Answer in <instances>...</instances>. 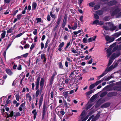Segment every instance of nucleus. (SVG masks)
<instances>
[{
    "instance_id": "obj_32",
    "label": "nucleus",
    "mask_w": 121,
    "mask_h": 121,
    "mask_svg": "<svg viewBox=\"0 0 121 121\" xmlns=\"http://www.w3.org/2000/svg\"><path fill=\"white\" fill-rule=\"evenodd\" d=\"M26 91V92H28L29 91V89L27 87L24 88L23 89L22 92H23Z\"/></svg>"
},
{
    "instance_id": "obj_57",
    "label": "nucleus",
    "mask_w": 121,
    "mask_h": 121,
    "mask_svg": "<svg viewBox=\"0 0 121 121\" xmlns=\"http://www.w3.org/2000/svg\"><path fill=\"white\" fill-rule=\"evenodd\" d=\"M13 30V29H12V28H10L7 30V33H11L12 32V31Z\"/></svg>"
},
{
    "instance_id": "obj_36",
    "label": "nucleus",
    "mask_w": 121,
    "mask_h": 121,
    "mask_svg": "<svg viewBox=\"0 0 121 121\" xmlns=\"http://www.w3.org/2000/svg\"><path fill=\"white\" fill-rule=\"evenodd\" d=\"M85 113V110H83L80 116L81 117V119H82L84 117V115Z\"/></svg>"
},
{
    "instance_id": "obj_42",
    "label": "nucleus",
    "mask_w": 121,
    "mask_h": 121,
    "mask_svg": "<svg viewBox=\"0 0 121 121\" xmlns=\"http://www.w3.org/2000/svg\"><path fill=\"white\" fill-rule=\"evenodd\" d=\"M35 93V96L36 97H37L38 96L40 93V90L39 89H37Z\"/></svg>"
},
{
    "instance_id": "obj_48",
    "label": "nucleus",
    "mask_w": 121,
    "mask_h": 121,
    "mask_svg": "<svg viewBox=\"0 0 121 121\" xmlns=\"http://www.w3.org/2000/svg\"><path fill=\"white\" fill-rule=\"evenodd\" d=\"M64 45V42H62L61 43L59 46V48H61Z\"/></svg>"
},
{
    "instance_id": "obj_24",
    "label": "nucleus",
    "mask_w": 121,
    "mask_h": 121,
    "mask_svg": "<svg viewBox=\"0 0 121 121\" xmlns=\"http://www.w3.org/2000/svg\"><path fill=\"white\" fill-rule=\"evenodd\" d=\"M37 6L36 3L35 2H33L32 3V9L33 10H35Z\"/></svg>"
},
{
    "instance_id": "obj_37",
    "label": "nucleus",
    "mask_w": 121,
    "mask_h": 121,
    "mask_svg": "<svg viewBox=\"0 0 121 121\" xmlns=\"http://www.w3.org/2000/svg\"><path fill=\"white\" fill-rule=\"evenodd\" d=\"M95 85V83L93 84H91L89 86V89L90 90H91L93 88L95 87V86H96Z\"/></svg>"
},
{
    "instance_id": "obj_23",
    "label": "nucleus",
    "mask_w": 121,
    "mask_h": 121,
    "mask_svg": "<svg viewBox=\"0 0 121 121\" xmlns=\"http://www.w3.org/2000/svg\"><path fill=\"white\" fill-rule=\"evenodd\" d=\"M93 92L94 91L92 90H90L89 91L86 92V96L89 95Z\"/></svg>"
},
{
    "instance_id": "obj_33",
    "label": "nucleus",
    "mask_w": 121,
    "mask_h": 121,
    "mask_svg": "<svg viewBox=\"0 0 121 121\" xmlns=\"http://www.w3.org/2000/svg\"><path fill=\"white\" fill-rule=\"evenodd\" d=\"M112 78V77L111 76H109L107 77L104 78V79L105 81H108Z\"/></svg>"
},
{
    "instance_id": "obj_25",
    "label": "nucleus",
    "mask_w": 121,
    "mask_h": 121,
    "mask_svg": "<svg viewBox=\"0 0 121 121\" xmlns=\"http://www.w3.org/2000/svg\"><path fill=\"white\" fill-rule=\"evenodd\" d=\"M36 20L37 21L36 22L37 23H38L39 22H40L42 23L43 22V21L42 20L41 18H37Z\"/></svg>"
},
{
    "instance_id": "obj_21",
    "label": "nucleus",
    "mask_w": 121,
    "mask_h": 121,
    "mask_svg": "<svg viewBox=\"0 0 121 121\" xmlns=\"http://www.w3.org/2000/svg\"><path fill=\"white\" fill-rule=\"evenodd\" d=\"M32 113L34 114V119H35L37 115V112H36V110L35 109L32 112Z\"/></svg>"
},
{
    "instance_id": "obj_17",
    "label": "nucleus",
    "mask_w": 121,
    "mask_h": 121,
    "mask_svg": "<svg viewBox=\"0 0 121 121\" xmlns=\"http://www.w3.org/2000/svg\"><path fill=\"white\" fill-rule=\"evenodd\" d=\"M107 56L108 58L111 54V50L110 49H108L107 50Z\"/></svg>"
},
{
    "instance_id": "obj_50",
    "label": "nucleus",
    "mask_w": 121,
    "mask_h": 121,
    "mask_svg": "<svg viewBox=\"0 0 121 121\" xmlns=\"http://www.w3.org/2000/svg\"><path fill=\"white\" fill-rule=\"evenodd\" d=\"M110 19V18L109 17H106L104 18V20L106 21H108Z\"/></svg>"
},
{
    "instance_id": "obj_39",
    "label": "nucleus",
    "mask_w": 121,
    "mask_h": 121,
    "mask_svg": "<svg viewBox=\"0 0 121 121\" xmlns=\"http://www.w3.org/2000/svg\"><path fill=\"white\" fill-rule=\"evenodd\" d=\"M107 94V92H104L103 93H102L100 95V97H102L104 96L105 95H106Z\"/></svg>"
},
{
    "instance_id": "obj_46",
    "label": "nucleus",
    "mask_w": 121,
    "mask_h": 121,
    "mask_svg": "<svg viewBox=\"0 0 121 121\" xmlns=\"http://www.w3.org/2000/svg\"><path fill=\"white\" fill-rule=\"evenodd\" d=\"M50 16L52 18H54L55 19L56 18V17L55 15L53 14L52 12H50Z\"/></svg>"
},
{
    "instance_id": "obj_11",
    "label": "nucleus",
    "mask_w": 121,
    "mask_h": 121,
    "mask_svg": "<svg viewBox=\"0 0 121 121\" xmlns=\"http://www.w3.org/2000/svg\"><path fill=\"white\" fill-rule=\"evenodd\" d=\"M44 82V80L43 78H42L41 79L40 85L41 87V88L43 87Z\"/></svg>"
},
{
    "instance_id": "obj_3",
    "label": "nucleus",
    "mask_w": 121,
    "mask_h": 121,
    "mask_svg": "<svg viewBox=\"0 0 121 121\" xmlns=\"http://www.w3.org/2000/svg\"><path fill=\"white\" fill-rule=\"evenodd\" d=\"M67 16L66 14L65 15L64 17L62 25L61 27L62 28H64L65 27L67 23Z\"/></svg>"
},
{
    "instance_id": "obj_64",
    "label": "nucleus",
    "mask_w": 121,
    "mask_h": 121,
    "mask_svg": "<svg viewBox=\"0 0 121 121\" xmlns=\"http://www.w3.org/2000/svg\"><path fill=\"white\" fill-rule=\"evenodd\" d=\"M41 48L42 49H43L44 47V44L42 42H41Z\"/></svg>"
},
{
    "instance_id": "obj_51",
    "label": "nucleus",
    "mask_w": 121,
    "mask_h": 121,
    "mask_svg": "<svg viewBox=\"0 0 121 121\" xmlns=\"http://www.w3.org/2000/svg\"><path fill=\"white\" fill-rule=\"evenodd\" d=\"M24 33V32H23L22 33L19 34L17 35L15 37V38H18L21 36Z\"/></svg>"
},
{
    "instance_id": "obj_62",
    "label": "nucleus",
    "mask_w": 121,
    "mask_h": 121,
    "mask_svg": "<svg viewBox=\"0 0 121 121\" xmlns=\"http://www.w3.org/2000/svg\"><path fill=\"white\" fill-rule=\"evenodd\" d=\"M87 39L86 38H84L83 40V43H87Z\"/></svg>"
},
{
    "instance_id": "obj_54",
    "label": "nucleus",
    "mask_w": 121,
    "mask_h": 121,
    "mask_svg": "<svg viewBox=\"0 0 121 121\" xmlns=\"http://www.w3.org/2000/svg\"><path fill=\"white\" fill-rule=\"evenodd\" d=\"M71 52H72L74 53H78L77 51L76 50H75L73 48H71Z\"/></svg>"
},
{
    "instance_id": "obj_61",
    "label": "nucleus",
    "mask_w": 121,
    "mask_h": 121,
    "mask_svg": "<svg viewBox=\"0 0 121 121\" xmlns=\"http://www.w3.org/2000/svg\"><path fill=\"white\" fill-rule=\"evenodd\" d=\"M22 15V14H19L17 15V19L19 20L20 19Z\"/></svg>"
},
{
    "instance_id": "obj_2",
    "label": "nucleus",
    "mask_w": 121,
    "mask_h": 121,
    "mask_svg": "<svg viewBox=\"0 0 121 121\" xmlns=\"http://www.w3.org/2000/svg\"><path fill=\"white\" fill-rule=\"evenodd\" d=\"M46 104L44 103L43 105V112H42V120H43L45 114L46 112Z\"/></svg>"
},
{
    "instance_id": "obj_43",
    "label": "nucleus",
    "mask_w": 121,
    "mask_h": 121,
    "mask_svg": "<svg viewBox=\"0 0 121 121\" xmlns=\"http://www.w3.org/2000/svg\"><path fill=\"white\" fill-rule=\"evenodd\" d=\"M17 69L19 70H21L22 69V65L21 64L19 65L17 68Z\"/></svg>"
},
{
    "instance_id": "obj_9",
    "label": "nucleus",
    "mask_w": 121,
    "mask_h": 121,
    "mask_svg": "<svg viewBox=\"0 0 121 121\" xmlns=\"http://www.w3.org/2000/svg\"><path fill=\"white\" fill-rule=\"evenodd\" d=\"M117 3L116 1L113 0L110 1L108 3V4L109 5H113L116 4Z\"/></svg>"
},
{
    "instance_id": "obj_27",
    "label": "nucleus",
    "mask_w": 121,
    "mask_h": 121,
    "mask_svg": "<svg viewBox=\"0 0 121 121\" xmlns=\"http://www.w3.org/2000/svg\"><path fill=\"white\" fill-rule=\"evenodd\" d=\"M25 103H22L20 106L19 108V110L21 111L22 110V108H23L25 106Z\"/></svg>"
},
{
    "instance_id": "obj_18",
    "label": "nucleus",
    "mask_w": 121,
    "mask_h": 121,
    "mask_svg": "<svg viewBox=\"0 0 121 121\" xmlns=\"http://www.w3.org/2000/svg\"><path fill=\"white\" fill-rule=\"evenodd\" d=\"M103 27L106 30H109V28L107 25V22L106 23L104 26Z\"/></svg>"
},
{
    "instance_id": "obj_8",
    "label": "nucleus",
    "mask_w": 121,
    "mask_h": 121,
    "mask_svg": "<svg viewBox=\"0 0 121 121\" xmlns=\"http://www.w3.org/2000/svg\"><path fill=\"white\" fill-rule=\"evenodd\" d=\"M43 94H42L40 98L39 102V106L41 107L42 104L43 99Z\"/></svg>"
},
{
    "instance_id": "obj_7",
    "label": "nucleus",
    "mask_w": 121,
    "mask_h": 121,
    "mask_svg": "<svg viewBox=\"0 0 121 121\" xmlns=\"http://www.w3.org/2000/svg\"><path fill=\"white\" fill-rule=\"evenodd\" d=\"M116 90L117 91H120L121 90V87L119 86H115L114 87L112 88L111 89H110L109 91Z\"/></svg>"
},
{
    "instance_id": "obj_31",
    "label": "nucleus",
    "mask_w": 121,
    "mask_h": 121,
    "mask_svg": "<svg viewBox=\"0 0 121 121\" xmlns=\"http://www.w3.org/2000/svg\"><path fill=\"white\" fill-rule=\"evenodd\" d=\"M15 97L16 100L17 101H19V99L20 98V96L19 94V93L16 95Z\"/></svg>"
},
{
    "instance_id": "obj_44",
    "label": "nucleus",
    "mask_w": 121,
    "mask_h": 121,
    "mask_svg": "<svg viewBox=\"0 0 121 121\" xmlns=\"http://www.w3.org/2000/svg\"><path fill=\"white\" fill-rule=\"evenodd\" d=\"M54 77H51L50 79V85H52V84L53 82V80H54Z\"/></svg>"
},
{
    "instance_id": "obj_28",
    "label": "nucleus",
    "mask_w": 121,
    "mask_h": 121,
    "mask_svg": "<svg viewBox=\"0 0 121 121\" xmlns=\"http://www.w3.org/2000/svg\"><path fill=\"white\" fill-rule=\"evenodd\" d=\"M96 13L99 15H101L103 14V12L101 10H99L96 11Z\"/></svg>"
},
{
    "instance_id": "obj_47",
    "label": "nucleus",
    "mask_w": 121,
    "mask_h": 121,
    "mask_svg": "<svg viewBox=\"0 0 121 121\" xmlns=\"http://www.w3.org/2000/svg\"><path fill=\"white\" fill-rule=\"evenodd\" d=\"M112 36H113L115 37L116 38L117 37L119 36V35L117 32L116 33L112 35Z\"/></svg>"
},
{
    "instance_id": "obj_40",
    "label": "nucleus",
    "mask_w": 121,
    "mask_h": 121,
    "mask_svg": "<svg viewBox=\"0 0 121 121\" xmlns=\"http://www.w3.org/2000/svg\"><path fill=\"white\" fill-rule=\"evenodd\" d=\"M92 105L91 104H88L86 105L87 107L86 108V109H89Z\"/></svg>"
},
{
    "instance_id": "obj_13",
    "label": "nucleus",
    "mask_w": 121,
    "mask_h": 121,
    "mask_svg": "<svg viewBox=\"0 0 121 121\" xmlns=\"http://www.w3.org/2000/svg\"><path fill=\"white\" fill-rule=\"evenodd\" d=\"M119 55V54H117L116 53L113 54L111 56V59H114L115 58L118 57Z\"/></svg>"
},
{
    "instance_id": "obj_49",
    "label": "nucleus",
    "mask_w": 121,
    "mask_h": 121,
    "mask_svg": "<svg viewBox=\"0 0 121 121\" xmlns=\"http://www.w3.org/2000/svg\"><path fill=\"white\" fill-rule=\"evenodd\" d=\"M96 97V95H95L92 96L91 98V100H93L95 99V98Z\"/></svg>"
},
{
    "instance_id": "obj_55",
    "label": "nucleus",
    "mask_w": 121,
    "mask_h": 121,
    "mask_svg": "<svg viewBox=\"0 0 121 121\" xmlns=\"http://www.w3.org/2000/svg\"><path fill=\"white\" fill-rule=\"evenodd\" d=\"M30 46L29 44H26L24 46V48H29V47Z\"/></svg>"
},
{
    "instance_id": "obj_14",
    "label": "nucleus",
    "mask_w": 121,
    "mask_h": 121,
    "mask_svg": "<svg viewBox=\"0 0 121 121\" xmlns=\"http://www.w3.org/2000/svg\"><path fill=\"white\" fill-rule=\"evenodd\" d=\"M26 96L27 99H28L30 101H31L32 99V98L30 94L29 93L26 94Z\"/></svg>"
},
{
    "instance_id": "obj_35",
    "label": "nucleus",
    "mask_w": 121,
    "mask_h": 121,
    "mask_svg": "<svg viewBox=\"0 0 121 121\" xmlns=\"http://www.w3.org/2000/svg\"><path fill=\"white\" fill-rule=\"evenodd\" d=\"M15 114L14 115V116L16 117H17L19 116H21V114L19 112H17L16 113H14Z\"/></svg>"
},
{
    "instance_id": "obj_15",
    "label": "nucleus",
    "mask_w": 121,
    "mask_h": 121,
    "mask_svg": "<svg viewBox=\"0 0 121 121\" xmlns=\"http://www.w3.org/2000/svg\"><path fill=\"white\" fill-rule=\"evenodd\" d=\"M114 69L113 65H111L109 67H108L105 70H107V72L108 73V72L111 71L112 69Z\"/></svg>"
},
{
    "instance_id": "obj_38",
    "label": "nucleus",
    "mask_w": 121,
    "mask_h": 121,
    "mask_svg": "<svg viewBox=\"0 0 121 121\" xmlns=\"http://www.w3.org/2000/svg\"><path fill=\"white\" fill-rule=\"evenodd\" d=\"M100 8V6L98 4L95 5L94 8V9L97 10L99 9Z\"/></svg>"
},
{
    "instance_id": "obj_56",
    "label": "nucleus",
    "mask_w": 121,
    "mask_h": 121,
    "mask_svg": "<svg viewBox=\"0 0 121 121\" xmlns=\"http://www.w3.org/2000/svg\"><path fill=\"white\" fill-rule=\"evenodd\" d=\"M113 59H111L109 60V63L108 64V66H110L112 63L113 61L112 60Z\"/></svg>"
},
{
    "instance_id": "obj_1",
    "label": "nucleus",
    "mask_w": 121,
    "mask_h": 121,
    "mask_svg": "<svg viewBox=\"0 0 121 121\" xmlns=\"http://www.w3.org/2000/svg\"><path fill=\"white\" fill-rule=\"evenodd\" d=\"M120 11V9L118 8L115 9V10L112 13H111V15L113 16L115 15L116 14V17L118 18L120 17H121V12L119 13H118Z\"/></svg>"
},
{
    "instance_id": "obj_34",
    "label": "nucleus",
    "mask_w": 121,
    "mask_h": 121,
    "mask_svg": "<svg viewBox=\"0 0 121 121\" xmlns=\"http://www.w3.org/2000/svg\"><path fill=\"white\" fill-rule=\"evenodd\" d=\"M103 80H101L99 81H97L95 83V85L96 86L98 85H99L100 83H101V82L103 81Z\"/></svg>"
},
{
    "instance_id": "obj_4",
    "label": "nucleus",
    "mask_w": 121,
    "mask_h": 121,
    "mask_svg": "<svg viewBox=\"0 0 121 121\" xmlns=\"http://www.w3.org/2000/svg\"><path fill=\"white\" fill-rule=\"evenodd\" d=\"M105 39L107 41H108L109 43H111L113 42L115 39L113 37H110L108 36H106L105 37Z\"/></svg>"
},
{
    "instance_id": "obj_22",
    "label": "nucleus",
    "mask_w": 121,
    "mask_h": 121,
    "mask_svg": "<svg viewBox=\"0 0 121 121\" xmlns=\"http://www.w3.org/2000/svg\"><path fill=\"white\" fill-rule=\"evenodd\" d=\"M6 71L7 73L9 75H11L12 74V72L11 70L9 69H6Z\"/></svg>"
},
{
    "instance_id": "obj_29",
    "label": "nucleus",
    "mask_w": 121,
    "mask_h": 121,
    "mask_svg": "<svg viewBox=\"0 0 121 121\" xmlns=\"http://www.w3.org/2000/svg\"><path fill=\"white\" fill-rule=\"evenodd\" d=\"M58 113H59V112L62 116L64 115L65 114L64 110V109L63 108L61 109L60 111H58Z\"/></svg>"
},
{
    "instance_id": "obj_30",
    "label": "nucleus",
    "mask_w": 121,
    "mask_h": 121,
    "mask_svg": "<svg viewBox=\"0 0 121 121\" xmlns=\"http://www.w3.org/2000/svg\"><path fill=\"white\" fill-rule=\"evenodd\" d=\"M77 24L75 23L74 24L73 26L72 27V29L73 30H75L77 28Z\"/></svg>"
},
{
    "instance_id": "obj_5",
    "label": "nucleus",
    "mask_w": 121,
    "mask_h": 121,
    "mask_svg": "<svg viewBox=\"0 0 121 121\" xmlns=\"http://www.w3.org/2000/svg\"><path fill=\"white\" fill-rule=\"evenodd\" d=\"M40 79V77H38L36 81L35 82L36 85V90L38 89L39 88V84H40L39 81Z\"/></svg>"
},
{
    "instance_id": "obj_52",
    "label": "nucleus",
    "mask_w": 121,
    "mask_h": 121,
    "mask_svg": "<svg viewBox=\"0 0 121 121\" xmlns=\"http://www.w3.org/2000/svg\"><path fill=\"white\" fill-rule=\"evenodd\" d=\"M70 41L67 44L66 46V47L65 48V50H66L67 48L70 45Z\"/></svg>"
},
{
    "instance_id": "obj_58",
    "label": "nucleus",
    "mask_w": 121,
    "mask_h": 121,
    "mask_svg": "<svg viewBox=\"0 0 121 121\" xmlns=\"http://www.w3.org/2000/svg\"><path fill=\"white\" fill-rule=\"evenodd\" d=\"M89 117V116H86L85 117H84L83 119V118L82 119H81L82 120V121H86L88 118Z\"/></svg>"
},
{
    "instance_id": "obj_6",
    "label": "nucleus",
    "mask_w": 121,
    "mask_h": 121,
    "mask_svg": "<svg viewBox=\"0 0 121 121\" xmlns=\"http://www.w3.org/2000/svg\"><path fill=\"white\" fill-rule=\"evenodd\" d=\"M117 93L116 92H111L108 93L107 96L108 97H113L117 95Z\"/></svg>"
},
{
    "instance_id": "obj_60",
    "label": "nucleus",
    "mask_w": 121,
    "mask_h": 121,
    "mask_svg": "<svg viewBox=\"0 0 121 121\" xmlns=\"http://www.w3.org/2000/svg\"><path fill=\"white\" fill-rule=\"evenodd\" d=\"M95 4V3L94 2H91L89 3V5L91 7H93Z\"/></svg>"
},
{
    "instance_id": "obj_45",
    "label": "nucleus",
    "mask_w": 121,
    "mask_h": 121,
    "mask_svg": "<svg viewBox=\"0 0 121 121\" xmlns=\"http://www.w3.org/2000/svg\"><path fill=\"white\" fill-rule=\"evenodd\" d=\"M58 65L59 68L61 69H63V67L62 65V63L61 62H59L58 63Z\"/></svg>"
},
{
    "instance_id": "obj_12",
    "label": "nucleus",
    "mask_w": 121,
    "mask_h": 121,
    "mask_svg": "<svg viewBox=\"0 0 121 121\" xmlns=\"http://www.w3.org/2000/svg\"><path fill=\"white\" fill-rule=\"evenodd\" d=\"M110 26H111V27L109 30L111 31H113L116 29L117 28L116 26H114L113 23L112 24H110Z\"/></svg>"
},
{
    "instance_id": "obj_20",
    "label": "nucleus",
    "mask_w": 121,
    "mask_h": 121,
    "mask_svg": "<svg viewBox=\"0 0 121 121\" xmlns=\"http://www.w3.org/2000/svg\"><path fill=\"white\" fill-rule=\"evenodd\" d=\"M62 94L63 95L65 98H66L68 96L69 93L67 92L64 91L63 92Z\"/></svg>"
},
{
    "instance_id": "obj_10",
    "label": "nucleus",
    "mask_w": 121,
    "mask_h": 121,
    "mask_svg": "<svg viewBox=\"0 0 121 121\" xmlns=\"http://www.w3.org/2000/svg\"><path fill=\"white\" fill-rule=\"evenodd\" d=\"M110 104L109 103H105L101 105V108H106L109 107L110 106Z\"/></svg>"
},
{
    "instance_id": "obj_26",
    "label": "nucleus",
    "mask_w": 121,
    "mask_h": 121,
    "mask_svg": "<svg viewBox=\"0 0 121 121\" xmlns=\"http://www.w3.org/2000/svg\"><path fill=\"white\" fill-rule=\"evenodd\" d=\"M6 34V31H4L3 33L1 35V39L4 38L5 37Z\"/></svg>"
},
{
    "instance_id": "obj_41",
    "label": "nucleus",
    "mask_w": 121,
    "mask_h": 121,
    "mask_svg": "<svg viewBox=\"0 0 121 121\" xmlns=\"http://www.w3.org/2000/svg\"><path fill=\"white\" fill-rule=\"evenodd\" d=\"M6 114L7 115H8L9 116L12 117L13 116V111H12L9 115L8 114L7 112H6Z\"/></svg>"
},
{
    "instance_id": "obj_59",
    "label": "nucleus",
    "mask_w": 121,
    "mask_h": 121,
    "mask_svg": "<svg viewBox=\"0 0 121 121\" xmlns=\"http://www.w3.org/2000/svg\"><path fill=\"white\" fill-rule=\"evenodd\" d=\"M98 23H99V21L98 20H96L93 22V23L94 24H98Z\"/></svg>"
},
{
    "instance_id": "obj_16",
    "label": "nucleus",
    "mask_w": 121,
    "mask_h": 121,
    "mask_svg": "<svg viewBox=\"0 0 121 121\" xmlns=\"http://www.w3.org/2000/svg\"><path fill=\"white\" fill-rule=\"evenodd\" d=\"M107 73V70H105L103 73L99 76H98L97 78L98 79H99L102 77H103Z\"/></svg>"
},
{
    "instance_id": "obj_19",
    "label": "nucleus",
    "mask_w": 121,
    "mask_h": 121,
    "mask_svg": "<svg viewBox=\"0 0 121 121\" xmlns=\"http://www.w3.org/2000/svg\"><path fill=\"white\" fill-rule=\"evenodd\" d=\"M61 19L62 17H58L56 21V24L59 25L60 23V22Z\"/></svg>"
},
{
    "instance_id": "obj_53",
    "label": "nucleus",
    "mask_w": 121,
    "mask_h": 121,
    "mask_svg": "<svg viewBox=\"0 0 121 121\" xmlns=\"http://www.w3.org/2000/svg\"><path fill=\"white\" fill-rule=\"evenodd\" d=\"M35 44H34L33 43L30 47V49L31 50L35 47Z\"/></svg>"
},
{
    "instance_id": "obj_63",
    "label": "nucleus",
    "mask_w": 121,
    "mask_h": 121,
    "mask_svg": "<svg viewBox=\"0 0 121 121\" xmlns=\"http://www.w3.org/2000/svg\"><path fill=\"white\" fill-rule=\"evenodd\" d=\"M107 25H108V26L109 28V29L111 27V26H110L111 25L110 24H112L113 23L112 22H107Z\"/></svg>"
}]
</instances>
